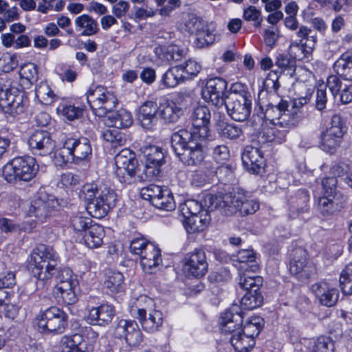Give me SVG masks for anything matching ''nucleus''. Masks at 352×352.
Segmentation results:
<instances>
[{"label": "nucleus", "mask_w": 352, "mask_h": 352, "mask_svg": "<svg viewBox=\"0 0 352 352\" xmlns=\"http://www.w3.org/2000/svg\"><path fill=\"white\" fill-rule=\"evenodd\" d=\"M211 115L206 106L193 109L190 131L181 129L173 133L171 146L179 160L185 166H198L207 156V140Z\"/></svg>", "instance_id": "obj_1"}, {"label": "nucleus", "mask_w": 352, "mask_h": 352, "mask_svg": "<svg viewBox=\"0 0 352 352\" xmlns=\"http://www.w3.org/2000/svg\"><path fill=\"white\" fill-rule=\"evenodd\" d=\"M58 256L50 246L38 245L31 254L29 270L32 275L43 285L44 281L54 277L56 285L78 281L69 268L58 267Z\"/></svg>", "instance_id": "obj_2"}, {"label": "nucleus", "mask_w": 352, "mask_h": 352, "mask_svg": "<svg viewBox=\"0 0 352 352\" xmlns=\"http://www.w3.org/2000/svg\"><path fill=\"white\" fill-rule=\"evenodd\" d=\"M79 197L87 206V212L96 219L104 217L116 206L117 194L103 184L86 183L79 192Z\"/></svg>", "instance_id": "obj_3"}, {"label": "nucleus", "mask_w": 352, "mask_h": 352, "mask_svg": "<svg viewBox=\"0 0 352 352\" xmlns=\"http://www.w3.org/2000/svg\"><path fill=\"white\" fill-rule=\"evenodd\" d=\"M209 201V208H219L221 213L229 216L239 212L241 215L254 214L259 208V204L254 199H248L240 192H230L224 195L208 196L206 202Z\"/></svg>", "instance_id": "obj_4"}, {"label": "nucleus", "mask_w": 352, "mask_h": 352, "mask_svg": "<svg viewBox=\"0 0 352 352\" xmlns=\"http://www.w3.org/2000/svg\"><path fill=\"white\" fill-rule=\"evenodd\" d=\"M39 166L34 157L29 155L13 158L3 168V176L12 184L19 182H28L38 173Z\"/></svg>", "instance_id": "obj_5"}, {"label": "nucleus", "mask_w": 352, "mask_h": 352, "mask_svg": "<svg viewBox=\"0 0 352 352\" xmlns=\"http://www.w3.org/2000/svg\"><path fill=\"white\" fill-rule=\"evenodd\" d=\"M302 100L304 102H301V100H294L289 102L281 99L277 104L270 103L265 110V116L272 121L277 120V124L280 125L285 124L287 126H294L299 108L306 104L308 99L302 98Z\"/></svg>", "instance_id": "obj_6"}, {"label": "nucleus", "mask_w": 352, "mask_h": 352, "mask_svg": "<svg viewBox=\"0 0 352 352\" xmlns=\"http://www.w3.org/2000/svg\"><path fill=\"white\" fill-rule=\"evenodd\" d=\"M67 318L64 311L53 306L40 313L37 316V324L45 334H62L67 326Z\"/></svg>", "instance_id": "obj_7"}, {"label": "nucleus", "mask_w": 352, "mask_h": 352, "mask_svg": "<svg viewBox=\"0 0 352 352\" xmlns=\"http://www.w3.org/2000/svg\"><path fill=\"white\" fill-rule=\"evenodd\" d=\"M140 151L146 160L143 173L140 175L141 181H152L158 178L162 173L161 167L164 164L163 149L154 145H145Z\"/></svg>", "instance_id": "obj_8"}, {"label": "nucleus", "mask_w": 352, "mask_h": 352, "mask_svg": "<svg viewBox=\"0 0 352 352\" xmlns=\"http://www.w3.org/2000/svg\"><path fill=\"white\" fill-rule=\"evenodd\" d=\"M86 98L94 113L98 117L106 116L117 104L114 96L101 86L89 89Z\"/></svg>", "instance_id": "obj_9"}, {"label": "nucleus", "mask_w": 352, "mask_h": 352, "mask_svg": "<svg viewBox=\"0 0 352 352\" xmlns=\"http://www.w3.org/2000/svg\"><path fill=\"white\" fill-rule=\"evenodd\" d=\"M144 300H146L145 297L136 300L131 307V314L138 320L144 331L151 333L157 331L163 324V314L159 310L147 311L141 307V302Z\"/></svg>", "instance_id": "obj_10"}, {"label": "nucleus", "mask_w": 352, "mask_h": 352, "mask_svg": "<svg viewBox=\"0 0 352 352\" xmlns=\"http://www.w3.org/2000/svg\"><path fill=\"white\" fill-rule=\"evenodd\" d=\"M228 82L221 77H214L206 81L202 91L205 101L210 102L217 109L223 108L228 96Z\"/></svg>", "instance_id": "obj_11"}, {"label": "nucleus", "mask_w": 352, "mask_h": 352, "mask_svg": "<svg viewBox=\"0 0 352 352\" xmlns=\"http://www.w3.org/2000/svg\"><path fill=\"white\" fill-rule=\"evenodd\" d=\"M115 162L116 177L121 183L130 184L133 177L136 174L138 167L135 153L129 149H122L116 156Z\"/></svg>", "instance_id": "obj_12"}, {"label": "nucleus", "mask_w": 352, "mask_h": 352, "mask_svg": "<svg viewBox=\"0 0 352 352\" xmlns=\"http://www.w3.org/2000/svg\"><path fill=\"white\" fill-rule=\"evenodd\" d=\"M58 206V200L53 196H36L30 201L28 214L43 222L56 212Z\"/></svg>", "instance_id": "obj_13"}, {"label": "nucleus", "mask_w": 352, "mask_h": 352, "mask_svg": "<svg viewBox=\"0 0 352 352\" xmlns=\"http://www.w3.org/2000/svg\"><path fill=\"white\" fill-rule=\"evenodd\" d=\"M243 321V312L241 307L237 305H232L231 307L222 314L220 318L221 332L224 334H230V342L236 336L242 331Z\"/></svg>", "instance_id": "obj_14"}, {"label": "nucleus", "mask_w": 352, "mask_h": 352, "mask_svg": "<svg viewBox=\"0 0 352 352\" xmlns=\"http://www.w3.org/2000/svg\"><path fill=\"white\" fill-rule=\"evenodd\" d=\"M222 110L226 109L228 116L234 120H246L252 111V98H243L240 96H228Z\"/></svg>", "instance_id": "obj_15"}, {"label": "nucleus", "mask_w": 352, "mask_h": 352, "mask_svg": "<svg viewBox=\"0 0 352 352\" xmlns=\"http://www.w3.org/2000/svg\"><path fill=\"white\" fill-rule=\"evenodd\" d=\"M29 148L34 155L47 156L54 150L56 142L50 133L45 130H36L30 135L28 142Z\"/></svg>", "instance_id": "obj_16"}, {"label": "nucleus", "mask_w": 352, "mask_h": 352, "mask_svg": "<svg viewBox=\"0 0 352 352\" xmlns=\"http://www.w3.org/2000/svg\"><path fill=\"white\" fill-rule=\"evenodd\" d=\"M65 141L74 164H80L90 160L92 156V148L90 141L87 138H68Z\"/></svg>", "instance_id": "obj_17"}, {"label": "nucleus", "mask_w": 352, "mask_h": 352, "mask_svg": "<svg viewBox=\"0 0 352 352\" xmlns=\"http://www.w3.org/2000/svg\"><path fill=\"white\" fill-rule=\"evenodd\" d=\"M114 335L124 339L129 346H135L142 341V334L135 320H120L115 328Z\"/></svg>", "instance_id": "obj_18"}, {"label": "nucleus", "mask_w": 352, "mask_h": 352, "mask_svg": "<svg viewBox=\"0 0 352 352\" xmlns=\"http://www.w3.org/2000/svg\"><path fill=\"white\" fill-rule=\"evenodd\" d=\"M185 266L189 275L201 278L208 271V264L204 250L195 249L185 258Z\"/></svg>", "instance_id": "obj_19"}, {"label": "nucleus", "mask_w": 352, "mask_h": 352, "mask_svg": "<svg viewBox=\"0 0 352 352\" xmlns=\"http://www.w3.org/2000/svg\"><path fill=\"white\" fill-rule=\"evenodd\" d=\"M258 329L245 323L242 331L231 340V344L238 352H248L254 344V337L259 334Z\"/></svg>", "instance_id": "obj_20"}, {"label": "nucleus", "mask_w": 352, "mask_h": 352, "mask_svg": "<svg viewBox=\"0 0 352 352\" xmlns=\"http://www.w3.org/2000/svg\"><path fill=\"white\" fill-rule=\"evenodd\" d=\"M311 291L322 305L333 307L338 300V290L327 282H319L311 285Z\"/></svg>", "instance_id": "obj_21"}, {"label": "nucleus", "mask_w": 352, "mask_h": 352, "mask_svg": "<svg viewBox=\"0 0 352 352\" xmlns=\"http://www.w3.org/2000/svg\"><path fill=\"white\" fill-rule=\"evenodd\" d=\"M241 160L247 170L252 173H258L265 165V160L261 150L252 146H247L244 148Z\"/></svg>", "instance_id": "obj_22"}, {"label": "nucleus", "mask_w": 352, "mask_h": 352, "mask_svg": "<svg viewBox=\"0 0 352 352\" xmlns=\"http://www.w3.org/2000/svg\"><path fill=\"white\" fill-rule=\"evenodd\" d=\"M115 316L114 307L108 304H102L99 307H92L89 311L87 320L93 325H108Z\"/></svg>", "instance_id": "obj_23"}, {"label": "nucleus", "mask_w": 352, "mask_h": 352, "mask_svg": "<svg viewBox=\"0 0 352 352\" xmlns=\"http://www.w3.org/2000/svg\"><path fill=\"white\" fill-rule=\"evenodd\" d=\"M158 105L153 101H146L139 109L138 120L141 126L148 130H152L158 122Z\"/></svg>", "instance_id": "obj_24"}, {"label": "nucleus", "mask_w": 352, "mask_h": 352, "mask_svg": "<svg viewBox=\"0 0 352 352\" xmlns=\"http://www.w3.org/2000/svg\"><path fill=\"white\" fill-rule=\"evenodd\" d=\"M307 254L302 248H296L290 254L291 261L289 270L292 274L299 276V278H308L309 274L307 272Z\"/></svg>", "instance_id": "obj_25"}, {"label": "nucleus", "mask_w": 352, "mask_h": 352, "mask_svg": "<svg viewBox=\"0 0 352 352\" xmlns=\"http://www.w3.org/2000/svg\"><path fill=\"white\" fill-rule=\"evenodd\" d=\"M309 192L305 189L298 190L289 199V215L292 218H296L300 214L307 212L309 210Z\"/></svg>", "instance_id": "obj_26"}, {"label": "nucleus", "mask_w": 352, "mask_h": 352, "mask_svg": "<svg viewBox=\"0 0 352 352\" xmlns=\"http://www.w3.org/2000/svg\"><path fill=\"white\" fill-rule=\"evenodd\" d=\"M108 111L104 118V123L109 127L116 129L127 128L133 123L131 114L129 111L124 109H120L116 111Z\"/></svg>", "instance_id": "obj_27"}, {"label": "nucleus", "mask_w": 352, "mask_h": 352, "mask_svg": "<svg viewBox=\"0 0 352 352\" xmlns=\"http://www.w3.org/2000/svg\"><path fill=\"white\" fill-rule=\"evenodd\" d=\"M210 221L209 212H202L189 217H185L184 226L188 233H197L203 231Z\"/></svg>", "instance_id": "obj_28"}, {"label": "nucleus", "mask_w": 352, "mask_h": 352, "mask_svg": "<svg viewBox=\"0 0 352 352\" xmlns=\"http://www.w3.org/2000/svg\"><path fill=\"white\" fill-rule=\"evenodd\" d=\"M104 287L111 293L124 292V276L118 271L108 269L104 274Z\"/></svg>", "instance_id": "obj_29"}, {"label": "nucleus", "mask_w": 352, "mask_h": 352, "mask_svg": "<svg viewBox=\"0 0 352 352\" xmlns=\"http://www.w3.org/2000/svg\"><path fill=\"white\" fill-rule=\"evenodd\" d=\"M344 134L326 129L320 134L321 148L327 153H333L340 146Z\"/></svg>", "instance_id": "obj_30"}, {"label": "nucleus", "mask_w": 352, "mask_h": 352, "mask_svg": "<svg viewBox=\"0 0 352 352\" xmlns=\"http://www.w3.org/2000/svg\"><path fill=\"white\" fill-rule=\"evenodd\" d=\"M340 201L339 196L324 195L318 198L317 209L322 216H330L335 214L340 209Z\"/></svg>", "instance_id": "obj_31"}, {"label": "nucleus", "mask_w": 352, "mask_h": 352, "mask_svg": "<svg viewBox=\"0 0 352 352\" xmlns=\"http://www.w3.org/2000/svg\"><path fill=\"white\" fill-rule=\"evenodd\" d=\"M83 239L85 245L89 248H96L102 243L104 236L103 227L99 224H91L85 232Z\"/></svg>", "instance_id": "obj_32"}, {"label": "nucleus", "mask_w": 352, "mask_h": 352, "mask_svg": "<svg viewBox=\"0 0 352 352\" xmlns=\"http://www.w3.org/2000/svg\"><path fill=\"white\" fill-rule=\"evenodd\" d=\"M275 65L278 69L271 72L274 76H276V74L280 75L281 74H284L292 77L294 75L296 71L295 58H292L285 54H279L276 56Z\"/></svg>", "instance_id": "obj_33"}, {"label": "nucleus", "mask_w": 352, "mask_h": 352, "mask_svg": "<svg viewBox=\"0 0 352 352\" xmlns=\"http://www.w3.org/2000/svg\"><path fill=\"white\" fill-rule=\"evenodd\" d=\"M235 261L239 263V271H248V267L252 272H256L258 270V265L256 261V256L252 250H241L235 256Z\"/></svg>", "instance_id": "obj_34"}, {"label": "nucleus", "mask_w": 352, "mask_h": 352, "mask_svg": "<svg viewBox=\"0 0 352 352\" xmlns=\"http://www.w3.org/2000/svg\"><path fill=\"white\" fill-rule=\"evenodd\" d=\"M208 196L212 195H207L204 198L205 206L208 208L207 210L204 209L202 204L195 199H188L180 204L179 208L184 218L202 213V212H209L210 210H213L215 209L214 208L212 209L208 207V206L210 205V202H206V198Z\"/></svg>", "instance_id": "obj_35"}, {"label": "nucleus", "mask_w": 352, "mask_h": 352, "mask_svg": "<svg viewBox=\"0 0 352 352\" xmlns=\"http://www.w3.org/2000/svg\"><path fill=\"white\" fill-rule=\"evenodd\" d=\"M217 116H219V120H217V130L222 136L230 140H236L243 135V131L241 127L234 124L225 123L221 120V117H225L223 113L221 115V112H214V119H216Z\"/></svg>", "instance_id": "obj_36"}, {"label": "nucleus", "mask_w": 352, "mask_h": 352, "mask_svg": "<svg viewBox=\"0 0 352 352\" xmlns=\"http://www.w3.org/2000/svg\"><path fill=\"white\" fill-rule=\"evenodd\" d=\"M187 76L182 72L180 67L177 65L169 68L162 76L161 83L164 87L174 88L179 83L184 82Z\"/></svg>", "instance_id": "obj_37"}, {"label": "nucleus", "mask_w": 352, "mask_h": 352, "mask_svg": "<svg viewBox=\"0 0 352 352\" xmlns=\"http://www.w3.org/2000/svg\"><path fill=\"white\" fill-rule=\"evenodd\" d=\"M78 285V281L73 283H65L56 285V294L60 295L63 301L68 305H72L77 301L76 289Z\"/></svg>", "instance_id": "obj_38"}, {"label": "nucleus", "mask_w": 352, "mask_h": 352, "mask_svg": "<svg viewBox=\"0 0 352 352\" xmlns=\"http://www.w3.org/2000/svg\"><path fill=\"white\" fill-rule=\"evenodd\" d=\"M160 108V115L162 119L168 123L176 122L184 113L183 107H179L176 102L170 101L162 104Z\"/></svg>", "instance_id": "obj_39"}, {"label": "nucleus", "mask_w": 352, "mask_h": 352, "mask_svg": "<svg viewBox=\"0 0 352 352\" xmlns=\"http://www.w3.org/2000/svg\"><path fill=\"white\" fill-rule=\"evenodd\" d=\"M263 285V278L260 276H249V272H239V285L242 289L248 291L259 290Z\"/></svg>", "instance_id": "obj_40"}, {"label": "nucleus", "mask_w": 352, "mask_h": 352, "mask_svg": "<svg viewBox=\"0 0 352 352\" xmlns=\"http://www.w3.org/2000/svg\"><path fill=\"white\" fill-rule=\"evenodd\" d=\"M202 164L204 165V167L195 171L192 175V182L197 186H201L205 183H210L212 177H214V168L210 165V163L204 160L197 166Z\"/></svg>", "instance_id": "obj_41"}, {"label": "nucleus", "mask_w": 352, "mask_h": 352, "mask_svg": "<svg viewBox=\"0 0 352 352\" xmlns=\"http://www.w3.org/2000/svg\"><path fill=\"white\" fill-rule=\"evenodd\" d=\"M83 336L79 333L65 336L61 338V352H73L82 349Z\"/></svg>", "instance_id": "obj_42"}, {"label": "nucleus", "mask_w": 352, "mask_h": 352, "mask_svg": "<svg viewBox=\"0 0 352 352\" xmlns=\"http://www.w3.org/2000/svg\"><path fill=\"white\" fill-rule=\"evenodd\" d=\"M8 106L3 107L2 109L6 113L12 116H16L23 113L25 105L23 103V95L18 90V93L10 96Z\"/></svg>", "instance_id": "obj_43"}, {"label": "nucleus", "mask_w": 352, "mask_h": 352, "mask_svg": "<svg viewBox=\"0 0 352 352\" xmlns=\"http://www.w3.org/2000/svg\"><path fill=\"white\" fill-rule=\"evenodd\" d=\"M336 73L344 79L352 80V56L342 55L334 64Z\"/></svg>", "instance_id": "obj_44"}, {"label": "nucleus", "mask_w": 352, "mask_h": 352, "mask_svg": "<svg viewBox=\"0 0 352 352\" xmlns=\"http://www.w3.org/2000/svg\"><path fill=\"white\" fill-rule=\"evenodd\" d=\"M77 26L83 28L82 36H91L96 34L98 30L97 21L87 14H82L75 20Z\"/></svg>", "instance_id": "obj_45"}, {"label": "nucleus", "mask_w": 352, "mask_h": 352, "mask_svg": "<svg viewBox=\"0 0 352 352\" xmlns=\"http://www.w3.org/2000/svg\"><path fill=\"white\" fill-rule=\"evenodd\" d=\"M263 300L259 290L248 291L241 298V305L244 309H254L262 305Z\"/></svg>", "instance_id": "obj_46"}, {"label": "nucleus", "mask_w": 352, "mask_h": 352, "mask_svg": "<svg viewBox=\"0 0 352 352\" xmlns=\"http://www.w3.org/2000/svg\"><path fill=\"white\" fill-rule=\"evenodd\" d=\"M333 341L327 336H320L309 343V352H333Z\"/></svg>", "instance_id": "obj_47"}, {"label": "nucleus", "mask_w": 352, "mask_h": 352, "mask_svg": "<svg viewBox=\"0 0 352 352\" xmlns=\"http://www.w3.org/2000/svg\"><path fill=\"white\" fill-rule=\"evenodd\" d=\"M35 93L38 101L45 105L51 104L55 100L56 95L45 82L36 85Z\"/></svg>", "instance_id": "obj_48"}, {"label": "nucleus", "mask_w": 352, "mask_h": 352, "mask_svg": "<svg viewBox=\"0 0 352 352\" xmlns=\"http://www.w3.org/2000/svg\"><path fill=\"white\" fill-rule=\"evenodd\" d=\"M195 36V43L197 47L199 48L209 46L212 44L215 40V35L213 33V30L210 28L206 23H204V28H201Z\"/></svg>", "instance_id": "obj_49"}, {"label": "nucleus", "mask_w": 352, "mask_h": 352, "mask_svg": "<svg viewBox=\"0 0 352 352\" xmlns=\"http://www.w3.org/2000/svg\"><path fill=\"white\" fill-rule=\"evenodd\" d=\"M70 226L77 232H85L91 225V219L82 212H76L70 217Z\"/></svg>", "instance_id": "obj_50"}, {"label": "nucleus", "mask_w": 352, "mask_h": 352, "mask_svg": "<svg viewBox=\"0 0 352 352\" xmlns=\"http://www.w3.org/2000/svg\"><path fill=\"white\" fill-rule=\"evenodd\" d=\"M164 186H161L155 184H150L146 187L142 188L140 195L142 199L149 201L153 206L155 205L157 200L162 195Z\"/></svg>", "instance_id": "obj_51"}, {"label": "nucleus", "mask_w": 352, "mask_h": 352, "mask_svg": "<svg viewBox=\"0 0 352 352\" xmlns=\"http://www.w3.org/2000/svg\"><path fill=\"white\" fill-rule=\"evenodd\" d=\"M340 286L344 294H352V263L348 264L342 271L340 276Z\"/></svg>", "instance_id": "obj_52"}, {"label": "nucleus", "mask_w": 352, "mask_h": 352, "mask_svg": "<svg viewBox=\"0 0 352 352\" xmlns=\"http://www.w3.org/2000/svg\"><path fill=\"white\" fill-rule=\"evenodd\" d=\"M154 206L158 209L171 211L175 208V202L173 195L168 187H164L162 195L157 200Z\"/></svg>", "instance_id": "obj_53"}, {"label": "nucleus", "mask_w": 352, "mask_h": 352, "mask_svg": "<svg viewBox=\"0 0 352 352\" xmlns=\"http://www.w3.org/2000/svg\"><path fill=\"white\" fill-rule=\"evenodd\" d=\"M53 161L57 166H62L67 163H74L70 151L67 148L65 140L63 142V147L54 152Z\"/></svg>", "instance_id": "obj_54"}, {"label": "nucleus", "mask_w": 352, "mask_h": 352, "mask_svg": "<svg viewBox=\"0 0 352 352\" xmlns=\"http://www.w3.org/2000/svg\"><path fill=\"white\" fill-rule=\"evenodd\" d=\"M214 175L218 180L223 184L230 183L234 179V172L232 166L229 164H222L216 168L214 173Z\"/></svg>", "instance_id": "obj_55"}, {"label": "nucleus", "mask_w": 352, "mask_h": 352, "mask_svg": "<svg viewBox=\"0 0 352 352\" xmlns=\"http://www.w3.org/2000/svg\"><path fill=\"white\" fill-rule=\"evenodd\" d=\"M205 22L199 18L189 14L184 23V30L191 34L196 35L201 28H204Z\"/></svg>", "instance_id": "obj_56"}, {"label": "nucleus", "mask_w": 352, "mask_h": 352, "mask_svg": "<svg viewBox=\"0 0 352 352\" xmlns=\"http://www.w3.org/2000/svg\"><path fill=\"white\" fill-rule=\"evenodd\" d=\"M181 72L187 76L186 80L197 76L201 71V65L194 60L189 59L184 64L178 65Z\"/></svg>", "instance_id": "obj_57"}, {"label": "nucleus", "mask_w": 352, "mask_h": 352, "mask_svg": "<svg viewBox=\"0 0 352 352\" xmlns=\"http://www.w3.org/2000/svg\"><path fill=\"white\" fill-rule=\"evenodd\" d=\"M103 139L108 142L112 144V146L116 147L123 145L125 139L123 135L118 129H107L102 133Z\"/></svg>", "instance_id": "obj_58"}, {"label": "nucleus", "mask_w": 352, "mask_h": 352, "mask_svg": "<svg viewBox=\"0 0 352 352\" xmlns=\"http://www.w3.org/2000/svg\"><path fill=\"white\" fill-rule=\"evenodd\" d=\"M186 54V49L177 45H171L166 47L164 52V57L168 61H179Z\"/></svg>", "instance_id": "obj_59"}, {"label": "nucleus", "mask_w": 352, "mask_h": 352, "mask_svg": "<svg viewBox=\"0 0 352 352\" xmlns=\"http://www.w3.org/2000/svg\"><path fill=\"white\" fill-rule=\"evenodd\" d=\"M337 183L338 180L335 176L324 178L322 182L324 195L329 197L333 195L340 197V194L336 192Z\"/></svg>", "instance_id": "obj_60"}, {"label": "nucleus", "mask_w": 352, "mask_h": 352, "mask_svg": "<svg viewBox=\"0 0 352 352\" xmlns=\"http://www.w3.org/2000/svg\"><path fill=\"white\" fill-rule=\"evenodd\" d=\"M212 156L217 163L224 164L230 158V151L226 145H217L213 148Z\"/></svg>", "instance_id": "obj_61"}, {"label": "nucleus", "mask_w": 352, "mask_h": 352, "mask_svg": "<svg viewBox=\"0 0 352 352\" xmlns=\"http://www.w3.org/2000/svg\"><path fill=\"white\" fill-rule=\"evenodd\" d=\"M22 229L26 230L25 228H22L14 220L7 218L0 219V230L4 233L16 232Z\"/></svg>", "instance_id": "obj_62"}, {"label": "nucleus", "mask_w": 352, "mask_h": 352, "mask_svg": "<svg viewBox=\"0 0 352 352\" xmlns=\"http://www.w3.org/2000/svg\"><path fill=\"white\" fill-rule=\"evenodd\" d=\"M208 278L211 283H223L230 280V271L226 267H221L210 274Z\"/></svg>", "instance_id": "obj_63"}, {"label": "nucleus", "mask_w": 352, "mask_h": 352, "mask_svg": "<svg viewBox=\"0 0 352 352\" xmlns=\"http://www.w3.org/2000/svg\"><path fill=\"white\" fill-rule=\"evenodd\" d=\"M162 258H153L151 260H140V265L143 271L148 274L156 273L162 265Z\"/></svg>", "instance_id": "obj_64"}]
</instances>
